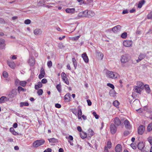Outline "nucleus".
<instances>
[{"mask_svg":"<svg viewBox=\"0 0 152 152\" xmlns=\"http://www.w3.org/2000/svg\"><path fill=\"white\" fill-rule=\"evenodd\" d=\"M31 23V21L29 19H26L24 21V23L26 24H29Z\"/></svg>","mask_w":152,"mask_h":152,"instance_id":"nucleus-51","label":"nucleus"},{"mask_svg":"<svg viewBox=\"0 0 152 152\" xmlns=\"http://www.w3.org/2000/svg\"><path fill=\"white\" fill-rule=\"evenodd\" d=\"M82 57L85 63H88V58L86 53H85L82 54Z\"/></svg>","mask_w":152,"mask_h":152,"instance_id":"nucleus-15","label":"nucleus"},{"mask_svg":"<svg viewBox=\"0 0 152 152\" xmlns=\"http://www.w3.org/2000/svg\"><path fill=\"white\" fill-rule=\"evenodd\" d=\"M18 90L19 91H25V89L23 88L21 86H19L18 87Z\"/></svg>","mask_w":152,"mask_h":152,"instance_id":"nucleus-50","label":"nucleus"},{"mask_svg":"<svg viewBox=\"0 0 152 152\" xmlns=\"http://www.w3.org/2000/svg\"><path fill=\"white\" fill-rule=\"evenodd\" d=\"M29 105V104L28 102H21L20 103V107H22L24 106H27Z\"/></svg>","mask_w":152,"mask_h":152,"instance_id":"nucleus-36","label":"nucleus"},{"mask_svg":"<svg viewBox=\"0 0 152 152\" xmlns=\"http://www.w3.org/2000/svg\"><path fill=\"white\" fill-rule=\"evenodd\" d=\"M72 61L73 63V64L74 65V67L75 69L76 68L77 66V62L76 61L75 59V58H72Z\"/></svg>","mask_w":152,"mask_h":152,"instance_id":"nucleus-35","label":"nucleus"},{"mask_svg":"<svg viewBox=\"0 0 152 152\" xmlns=\"http://www.w3.org/2000/svg\"><path fill=\"white\" fill-rule=\"evenodd\" d=\"M87 102L88 103V106H91L92 104V103L91 100L89 99H88L87 100Z\"/></svg>","mask_w":152,"mask_h":152,"instance_id":"nucleus-58","label":"nucleus"},{"mask_svg":"<svg viewBox=\"0 0 152 152\" xmlns=\"http://www.w3.org/2000/svg\"><path fill=\"white\" fill-rule=\"evenodd\" d=\"M3 77H7L8 76V73L6 72V71H4L3 72Z\"/></svg>","mask_w":152,"mask_h":152,"instance_id":"nucleus-46","label":"nucleus"},{"mask_svg":"<svg viewBox=\"0 0 152 152\" xmlns=\"http://www.w3.org/2000/svg\"><path fill=\"white\" fill-rule=\"evenodd\" d=\"M26 81H20V85L23 87H24L26 86Z\"/></svg>","mask_w":152,"mask_h":152,"instance_id":"nucleus-37","label":"nucleus"},{"mask_svg":"<svg viewBox=\"0 0 152 152\" xmlns=\"http://www.w3.org/2000/svg\"><path fill=\"white\" fill-rule=\"evenodd\" d=\"M106 74L107 77L112 79H115L119 77V75L115 72L107 70L106 71Z\"/></svg>","mask_w":152,"mask_h":152,"instance_id":"nucleus-1","label":"nucleus"},{"mask_svg":"<svg viewBox=\"0 0 152 152\" xmlns=\"http://www.w3.org/2000/svg\"><path fill=\"white\" fill-rule=\"evenodd\" d=\"M147 17L148 19H152V10L148 15Z\"/></svg>","mask_w":152,"mask_h":152,"instance_id":"nucleus-44","label":"nucleus"},{"mask_svg":"<svg viewBox=\"0 0 152 152\" xmlns=\"http://www.w3.org/2000/svg\"><path fill=\"white\" fill-rule=\"evenodd\" d=\"M42 84L40 82L38 83L37 85H36L35 86V88L37 90L39 88H41L42 86Z\"/></svg>","mask_w":152,"mask_h":152,"instance_id":"nucleus-32","label":"nucleus"},{"mask_svg":"<svg viewBox=\"0 0 152 152\" xmlns=\"http://www.w3.org/2000/svg\"><path fill=\"white\" fill-rule=\"evenodd\" d=\"M122 150V148L120 144H118L115 147V150L116 152H121Z\"/></svg>","mask_w":152,"mask_h":152,"instance_id":"nucleus-23","label":"nucleus"},{"mask_svg":"<svg viewBox=\"0 0 152 152\" xmlns=\"http://www.w3.org/2000/svg\"><path fill=\"white\" fill-rule=\"evenodd\" d=\"M77 130L79 132H82V129H81V127L80 126H78L77 127Z\"/></svg>","mask_w":152,"mask_h":152,"instance_id":"nucleus-63","label":"nucleus"},{"mask_svg":"<svg viewBox=\"0 0 152 152\" xmlns=\"http://www.w3.org/2000/svg\"><path fill=\"white\" fill-rule=\"evenodd\" d=\"M28 63L29 64L30 66H33L35 63L34 58L33 57H30L28 61Z\"/></svg>","mask_w":152,"mask_h":152,"instance_id":"nucleus-11","label":"nucleus"},{"mask_svg":"<svg viewBox=\"0 0 152 152\" xmlns=\"http://www.w3.org/2000/svg\"><path fill=\"white\" fill-rule=\"evenodd\" d=\"M107 86L110 87V88H111L112 89H114V88H115L113 84H112L111 83H108L107 84Z\"/></svg>","mask_w":152,"mask_h":152,"instance_id":"nucleus-48","label":"nucleus"},{"mask_svg":"<svg viewBox=\"0 0 152 152\" xmlns=\"http://www.w3.org/2000/svg\"><path fill=\"white\" fill-rule=\"evenodd\" d=\"M61 77L63 81L67 85L69 84V81L68 79L66 76V74L64 72H62L61 74Z\"/></svg>","mask_w":152,"mask_h":152,"instance_id":"nucleus-3","label":"nucleus"},{"mask_svg":"<svg viewBox=\"0 0 152 152\" xmlns=\"http://www.w3.org/2000/svg\"><path fill=\"white\" fill-rule=\"evenodd\" d=\"M145 126L143 125H140L138 129V134L140 135L142 134L145 131Z\"/></svg>","mask_w":152,"mask_h":152,"instance_id":"nucleus-9","label":"nucleus"},{"mask_svg":"<svg viewBox=\"0 0 152 152\" xmlns=\"http://www.w3.org/2000/svg\"><path fill=\"white\" fill-rule=\"evenodd\" d=\"M55 106L56 107L58 108H60L61 107V105L58 103L56 104Z\"/></svg>","mask_w":152,"mask_h":152,"instance_id":"nucleus-57","label":"nucleus"},{"mask_svg":"<svg viewBox=\"0 0 152 152\" xmlns=\"http://www.w3.org/2000/svg\"><path fill=\"white\" fill-rule=\"evenodd\" d=\"M142 90V89L138 87V86H134L133 90L134 91V92H136L139 94H140L141 91Z\"/></svg>","mask_w":152,"mask_h":152,"instance_id":"nucleus-19","label":"nucleus"},{"mask_svg":"<svg viewBox=\"0 0 152 152\" xmlns=\"http://www.w3.org/2000/svg\"><path fill=\"white\" fill-rule=\"evenodd\" d=\"M111 142L110 140H108L107 142V148L110 149L111 148Z\"/></svg>","mask_w":152,"mask_h":152,"instance_id":"nucleus-40","label":"nucleus"},{"mask_svg":"<svg viewBox=\"0 0 152 152\" xmlns=\"http://www.w3.org/2000/svg\"><path fill=\"white\" fill-rule=\"evenodd\" d=\"M79 15L82 17H88V10L80 12Z\"/></svg>","mask_w":152,"mask_h":152,"instance_id":"nucleus-22","label":"nucleus"},{"mask_svg":"<svg viewBox=\"0 0 152 152\" xmlns=\"http://www.w3.org/2000/svg\"><path fill=\"white\" fill-rule=\"evenodd\" d=\"M145 2V1L144 0H142L140 1L138 4V7L139 8H141L142 7L143 5L144 4Z\"/></svg>","mask_w":152,"mask_h":152,"instance_id":"nucleus-31","label":"nucleus"},{"mask_svg":"<svg viewBox=\"0 0 152 152\" xmlns=\"http://www.w3.org/2000/svg\"><path fill=\"white\" fill-rule=\"evenodd\" d=\"M65 11L68 13L73 14L75 12V9L74 8H67L65 10Z\"/></svg>","mask_w":152,"mask_h":152,"instance_id":"nucleus-18","label":"nucleus"},{"mask_svg":"<svg viewBox=\"0 0 152 152\" xmlns=\"http://www.w3.org/2000/svg\"><path fill=\"white\" fill-rule=\"evenodd\" d=\"M137 85L136 86H138V87L140 88L143 89L144 88L145 85L141 81H138L137 83Z\"/></svg>","mask_w":152,"mask_h":152,"instance_id":"nucleus-24","label":"nucleus"},{"mask_svg":"<svg viewBox=\"0 0 152 152\" xmlns=\"http://www.w3.org/2000/svg\"><path fill=\"white\" fill-rule=\"evenodd\" d=\"M123 45L126 47H130L132 46V40H124L123 42Z\"/></svg>","mask_w":152,"mask_h":152,"instance_id":"nucleus-7","label":"nucleus"},{"mask_svg":"<svg viewBox=\"0 0 152 152\" xmlns=\"http://www.w3.org/2000/svg\"><path fill=\"white\" fill-rule=\"evenodd\" d=\"M34 33L36 35H39L42 34V31L40 29L37 28L34 31Z\"/></svg>","mask_w":152,"mask_h":152,"instance_id":"nucleus-25","label":"nucleus"},{"mask_svg":"<svg viewBox=\"0 0 152 152\" xmlns=\"http://www.w3.org/2000/svg\"><path fill=\"white\" fill-rule=\"evenodd\" d=\"M104 152H109V151L108 149V148H107V146H105L104 149Z\"/></svg>","mask_w":152,"mask_h":152,"instance_id":"nucleus-61","label":"nucleus"},{"mask_svg":"<svg viewBox=\"0 0 152 152\" xmlns=\"http://www.w3.org/2000/svg\"><path fill=\"white\" fill-rule=\"evenodd\" d=\"M92 114L95 117L96 119H98L99 118V116L97 114L96 112L95 111H93L92 113Z\"/></svg>","mask_w":152,"mask_h":152,"instance_id":"nucleus-42","label":"nucleus"},{"mask_svg":"<svg viewBox=\"0 0 152 152\" xmlns=\"http://www.w3.org/2000/svg\"><path fill=\"white\" fill-rule=\"evenodd\" d=\"M39 4H40V5L42 6V5H44V2L43 1V0H41L39 1Z\"/></svg>","mask_w":152,"mask_h":152,"instance_id":"nucleus-59","label":"nucleus"},{"mask_svg":"<svg viewBox=\"0 0 152 152\" xmlns=\"http://www.w3.org/2000/svg\"><path fill=\"white\" fill-rule=\"evenodd\" d=\"M45 75V72L44 69L42 68L41 69L40 73L39 75V78L41 79L44 77Z\"/></svg>","mask_w":152,"mask_h":152,"instance_id":"nucleus-20","label":"nucleus"},{"mask_svg":"<svg viewBox=\"0 0 152 152\" xmlns=\"http://www.w3.org/2000/svg\"><path fill=\"white\" fill-rule=\"evenodd\" d=\"M144 87L146 92L148 94L150 93V90L149 86L148 85L146 84L145 85Z\"/></svg>","mask_w":152,"mask_h":152,"instance_id":"nucleus-34","label":"nucleus"},{"mask_svg":"<svg viewBox=\"0 0 152 152\" xmlns=\"http://www.w3.org/2000/svg\"><path fill=\"white\" fill-rule=\"evenodd\" d=\"M8 98L5 96H2L0 98V103L1 104L9 101Z\"/></svg>","mask_w":152,"mask_h":152,"instance_id":"nucleus-14","label":"nucleus"},{"mask_svg":"<svg viewBox=\"0 0 152 152\" xmlns=\"http://www.w3.org/2000/svg\"><path fill=\"white\" fill-rule=\"evenodd\" d=\"M52 62L51 61H48V63H47V65H48V66L50 68V67H51L52 66Z\"/></svg>","mask_w":152,"mask_h":152,"instance_id":"nucleus-52","label":"nucleus"},{"mask_svg":"<svg viewBox=\"0 0 152 152\" xmlns=\"http://www.w3.org/2000/svg\"><path fill=\"white\" fill-rule=\"evenodd\" d=\"M7 64L12 69H14L15 66V63L13 61H7Z\"/></svg>","mask_w":152,"mask_h":152,"instance_id":"nucleus-26","label":"nucleus"},{"mask_svg":"<svg viewBox=\"0 0 152 152\" xmlns=\"http://www.w3.org/2000/svg\"><path fill=\"white\" fill-rule=\"evenodd\" d=\"M80 134L81 137L83 139L86 138L87 136L86 133L83 131L81 132L80 133Z\"/></svg>","mask_w":152,"mask_h":152,"instance_id":"nucleus-28","label":"nucleus"},{"mask_svg":"<svg viewBox=\"0 0 152 152\" xmlns=\"http://www.w3.org/2000/svg\"><path fill=\"white\" fill-rule=\"evenodd\" d=\"M56 88L57 89L58 91L60 93L61 92V86L60 84H58L57 85Z\"/></svg>","mask_w":152,"mask_h":152,"instance_id":"nucleus-41","label":"nucleus"},{"mask_svg":"<svg viewBox=\"0 0 152 152\" xmlns=\"http://www.w3.org/2000/svg\"><path fill=\"white\" fill-rule=\"evenodd\" d=\"M98 56H99L101 58V59L102 60L103 57L104 55L101 52L99 51H97V52Z\"/></svg>","mask_w":152,"mask_h":152,"instance_id":"nucleus-39","label":"nucleus"},{"mask_svg":"<svg viewBox=\"0 0 152 152\" xmlns=\"http://www.w3.org/2000/svg\"><path fill=\"white\" fill-rule=\"evenodd\" d=\"M71 94L69 93H67L64 96V100L65 102H68L70 101Z\"/></svg>","mask_w":152,"mask_h":152,"instance_id":"nucleus-13","label":"nucleus"},{"mask_svg":"<svg viewBox=\"0 0 152 152\" xmlns=\"http://www.w3.org/2000/svg\"><path fill=\"white\" fill-rule=\"evenodd\" d=\"M45 142V140L43 139L37 140L33 143V145L34 147L36 148L43 145Z\"/></svg>","mask_w":152,"mask_h":152,"instance_id":"nucleus-2","label":"nucleus"},{"mask_svg":"<svg viewBox=\"0 0 152 152\" xmlns=\"http://www.w3.org/2000/svg\"><path fill=\"white\" fill-rule=\"evenodd\" d=\"M113 121L114 123V124L117 126H119L121 124V121L118 117H116L113 119Z\"/></svg>","mask_w":152,"mask_h":152,"instance_id":"nucleus-10","label":"nucleus"},{"mask_svg":"<svg viewBox=\"0 0 152 152\" xmlns=\"http://www.w3.org/2000/svg\"><path fill=\"white\" fill-rule=\"evenodd\" d=\"M124 124L125 127L127 129H130L131 126L129 122L127 120H126L124 121Z\"/></svg>","mask_w":152,"mask_h":152,"instance_id":"nucleus-21","label":"nucleus"},{"mask_svg":"<svg viewBox=\"0 0 152 152\" xmlns=\"http://www.w3.org/2000/svg\"><path fill=\"white\" fill-rule=\"evenodd\" d=\"M48 140L50 142L56 143L58 142V140L54 138L48 139Z\"/></svg>","mask_w":152,"mask_h":152,"instance_id":"nucleus-29","label":"nucleus"},{"mask_svg":"<svg viewBox=\"0 0 152 152\" xmlns=\"http://www.w3.org/2000/svg\"><path fill=\"white\" fill-rule=\"evenodd\" d=\"M119 104V102L117 100L113 102V104L114 105V106H115V107L118 106V105Z\"/></svg>","mask_w":152,"mask_h":152,"instance_id":"nucleus-49","label":"nucleus"},{"mask_svg":"<svg viewBox=\"0 0 152 152\" xmlns=\"http://www.w3.org/2000/svg\"><path fill=\"white\" fill-rule=\"evenodd\" d=\"M146 56V54L145 53H141L139 55L138 59L136 60L137 63L142 60Z\"/></svg>","mask_w":152,"mask_h":152,"instance_id":"nucleus-16","label":"nucleus"},{"mask_svg":"<svg viewBox=\"0 0 152 152\" xmlns=\"http://www.w3.org/2000/svg\"><path fill=\"white\" fill-rule=\"evenodd\" d=\"M82 115V112L80 109L79 108L78 110L77 117L79 119H80L81 118Z\"/></svg>","mask_w":152,"mask_h":152,"instance_id":"nucleus-30","label":"nucleus"},{"mask_svg":"<svg viewBox=\"0 0 152 152\" xmlns=\"http://www.w3.org/2000/svg\"><path fill=\"white\" fill-rule=\"evenodd\" d=\"M17 94V90L15 89H13L8 94V96L10 98H13Z\"/></svg>","mask_w":152,"mask_h":152,"instance_id":"nucleus-6","label":"nucleus"},{"mask_svg":"<svg viewBox=\"0 0 152 152\" xmlns=\"http://www.w3.org/2000/svg\"><path fill=\"white\" fill-rule=\"evenodd\" d=\"M130 133L128 131H125L124 132V135L125 136H128Z\"/></svg>","mask_w":152,"mask_h":152,"instance_id":"nucleus-53","label":"nucleus"},{"mask_svg":"<svg viewBox=\"0 0 152 152\" xmlns=\"http://www.w3.org/2000/svg\"><path fill=\"white\" fill-rule=\"evenodd\" d=\"M43 93V90L42 89H39L37 92V93L38 95L40 96L42 95Z\"/></svg>","mask_w":152,"mask_h":152,"instance_id":"nucleus-45","label":"nucleus"},{"mask_svg":"<svg viewBox=\"0 0 152 152\" xmlns=\"http://www.w3.org/2000/svg\"><path fill=\"white\" fill-rule=\"evenodd\" d=\"M47 82V80L45 78L41 80L42 83H45Z\"/></svg>","mask_w":152,"mask_h":152,"instance_id":"nucleus-56","label":"nucleus"},{"mask_svg":"<svg viewBox=\"0 0 152 152\" xmlns=\"http://www.w3.org/2000/svg\"><path fill=\"white\" fill-rule=\"evenodd\" d=\"M95 15L94 12L91 10H88V17H91L94 16Z\"/></svg>","mask_w":152,"mask_h":152,"instance_id":"nucleus-27","label":"nucleus"},{"mask_svg":"<svg viewBox=\"0 0 152 152\" xmlns=\"http://www.w3.org/2000/svg\"><path fill=\"white\" fill-rule=\"evenodd\" d=\"M20 81L18 79H16L15 80V84L16 85H18L19 84L20 85Z\"/></svg>","mask_w":152,"mask_h":152,"instance_id":"nucleus-54","label":"nucleus"},{"mask_svg":"<svg viewBox=\"0 0 152 152\" xmlns=\"http://www.w3.org/2000/svg\"><path fill=\"white\" fill-rule=\"evenodd\" d=\"M18 126V124L17 123H15L13 124V127L14 128H16Z\"/></svg>","mask_w":152,"mask_h":152,"instance_id":"nucleus-64","label":"nucleus"},{"mask_svg":"<svg viewBox=\"0 0 152 152\" xmlns=\"http://www.w3.org/2000/svg\"><path fill=\"white\" fill-rule=\"evenodd\" d=\"M0 45H1V46H0V49H3L5 48V40L1 38H0Z\"/></svg>","mask_w":152,"mask_h":152,"instance_id":"nucleus-17","label":"nucleus"},{"mask_svg":"<svg viewBox=\"0 0 152 152\" xmlns=\"http://www.w3.org/2000/svg\"><path fill=\"white\" fill-rule=\"evenodd\" d=\"M129 61L128 55L125 54L121 56V63H125Z\"/></svg>","mask_w":152,"mask_h":152,"instance_id":"nucleus-5","label":"nucleus"},{"mask_svg":"<svg viewBox=\"0 0 152 152\" xmlns=\"http://www.w3.org/2000/svg\"><path fill=\"white\" fill-rule=\"evenodd\" d=\"M131 146L134 149H135L136 148V145L134 143H132L131 144Z\"/></svg>","mask_w":152,"mask_h":152,"instance_id":"nucleus-55","label":"nucleus"},{"mask_svg":"<svg viewBox=\"0 0 152 152\" xmlns=\"http://www.w3.org/2000/svg\"><path fill=\"white\" fill-rule=\"evenodd\" d=\"M121 27L120 26L118 25L112 28V30L114 33H116L120 31Z\"/></svg>","mask_w":152,"mask_h":152,"instance_id":"nucleus-12","label":"nucleus"},{"mask_svg":"<svg viewBox=\"0 0 152 152\" xmlns=\"http://www.w3.org/2000/svg\"><path fill=\"white\" fill-rule=\"evenodd\" d=\"M148 141L149 142L151 145H152V137H149L148 138Z\"/></svg>","mask_w":152,"mask_h":152,"instance_id":"nucleus-47","label":"nucleus"},{"mask_svg":"<svg viewBox=\"0 0 152 152\" xmlns=\"http://www.w3.org/2000/svg\"><path fill=\"white\" fill-rule=\"evenodd\" d=\"M129 12L127 10H124L122 12V14H127Z\"/></svg>","mask_w":152,"mask_h":152,"instance_id":"nucleus-62","label":"nucleus"},{"mask_svg":"<svg viewBox=\"0 0 152 152\" xmlns=\"http://www.w3.org/2000/svg\"><path fill=\"white\" fill-rule=\"evenodd\" d=\"M10 131L14 135H17L18 134V133L15 131L13 128L11 127L10 128Z\"/></svg>","mask_w":152,"mask_h":152,"instance_id":"nucleus-33","label":"nucleus"},{"mask_svg":"<svg viewBox=\"0 0 152 152\" xmlns=\"http://www.w3.org/2000/svg\"><path fill=\"white\" fill-rule=\"evenodd\" d=\"M145 145L143 142H139L137 145V147L139 149L141 150L142 152H145Z\"/></svg>","mask_w":152,"mask_h":152,"instance_id":"nucleus-4","label":"nucleus"},{"mask_svg":"<svg viewBox=\"0 0 152 152\" xmlns=\"http://www.w3.org/2000/svg\"><path fill=\"white\" fill-rule=\"evenodd\" d=\"M80 36L79 35V36H77L76 37H74L73 38V39L74 40H78L79 38H80Z\"/></svg>","mask_w":152,"mask_h":152,"instance_id":"nucleus-60","label":"nucleus"},{"mask_svg":"<svg viewBox=\"0 0 152 152\" xmlns=\"http://www.w3.org/2000/svg\"><path fill=\"white\" fill-rule=\"evenodd\" d=\"M127 33L126 32H124L122 34L121 36V37L125 39L127 37Z\"/></svg>","mask_w":152,"mask_h":152,"instance_id":"nucleus-43","label":"nucleus"},{"mask_svg":"<svg viewBox=\"0 0 152 152\" xmlns=\"http://www.w3.org/2000/svg\"><path fill=\"white\" fill-rule=\"evenodd\" d=\"M147 130L149 132H150L152 130V122L148 125L147 127Z\"/></svg>","mask_w":152,"mask_h":152,"instance_id":"nucleus-38","label":"nucleus"},{"mask_svg":"<svg viewBox=\"0 0 152 152\" xmlns=\"http://www.w3.org/2000/svg\"><path fill=\"white\" fill-rule=\"evenodd\" d=\"M110 129L111 133L112 134L115 133L117 131V128L113 124H112L110 125Z\"/></svg>","mask_w":152,"mask_h":152,"instance_id":"nucleus-8","label":"nucleus"}]
</instances>
